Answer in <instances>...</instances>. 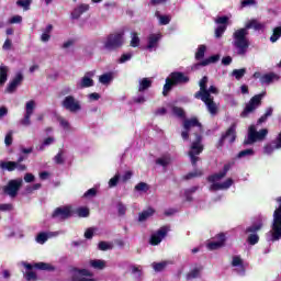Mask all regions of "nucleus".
Listing matches in <instances>:
<instances>
[{
    "mask_svg": "<svg viewBox=\"0 0 281 281\" xmlns=\"http://www.w3.org/2000/svg\"><path fill=\"white\" fill-rule=\"evenodd\" d=\"M194 128H198V131L193 133L194 139L191 143L188 155L190 157L191 165L196 168V162L201 161L199 155H201V153L205 150V145H203V124L199 122V119L196 116H193L191 119H184V131L181 132V137L182 139H184V142H188V139H190V133H192Z\"/></svg>",
    "mask_w": 281,
    "mask_h": 281,
    "instance_id": "f257e3e1",
    "label": "nucleus"
},
{
    "mask_svg": "<svg viewBox=\"0 0 281 281\" xmlns=\"http://www.w3.org/2000/svg\"><path fill=\"white\" fill-rule=\"evenodd\" d=\"M249 30H255V32H260L265 30V23L259 22L256 19L249 20L245 27L236 30L233 33V46L237 52V56H245L249 49Z\"/></svg>",
    "mask_w": 281,
    "mask_h": 281,
    "instance_id": "f03ea898",
    "label": "nucleus"
},
{
    "mask_svg": "<svg viewBox=\"0 0 281 281\" xmlns=\"http://www.w3.org/2000/svg\"><path fill=\"white\" fill-rule=\"evenodd\" d=\"M190 82V77L186 76L182 71H173L166 78V83L162 88V95L166 98L170 91H172V87H177L179 85H188Z\"/></svg>",
    "mask_w": 281,
    "mask_h": 281,
    "instance_id": "7ed1b4c3",
    "label": "nucleus"
},
{
    "mask_svg": "<svg viewBox=\"0 0 281 281\" xmlns=\"http://www.w3.org/2000/svg\"><path fill=\"white\" fill-rule=\"evenodd\" d=\"M267 135H269V130L262 128L258 132L256 125H250L248 128V137L244 140V146H251L256 142H262Z\"/></svg>",
    "mask_w": 281,
    "mask_h": 281,
    "instance_id": "20e7f679",
    "label": "nucleus"
},
{
    "mask_svg": "<svg viewBox=\"0 0 281 281\" xmlns=\"http://www.w3.org/2000/svg\"><path fill=\"white\" fill-rule=\"evenodd\" d=\"M265 98V93H259L254 95L249 102L246 104L244 110L240 113V117H249L251 113H256V110L262 105V99Z\"/></svg>",
    "mask_w": 281,
    "mask_h": 281,
    "instance_id": "39448f33",
    "label": "nucleus"
},
{
    "mask_svg": "<svg viewBox=\"0 0 281 281\" xmlns=\"http://www.w3.org/2000/svg\"><path fill=\"white\" fill-rule=\"evenodd\" d=\"M124 45V34L123 33H114L110 34L104 42V49L109 52H115V49H120Z\"/></svg>",
    "mask_w": 281,
    "mask_h": 281,
    "instance_id": "423d86ee",
    "label": "nucleus"
},
{
    "mask_svg": "<svg viewBox=\"0 0 281 281\" xmlns=\"http://www.w3.org/2000/svg\"><path fill=\"white\" fill-rule=\"evenodd\" d=\"M277 202L280 203L279 207L274 210L273 213V223H272V240L281 239V196L277 199Z\"/></svg>",
    "mask_w": 281,
    "mask_h": 281,
    "instance_id": "0eeeda50",
    "label": "nucleus"
},
{
    "mask_svg": "<svg viewBox=\"0 0 281 281\" xmlns=\"http://www.w3.org/2000/svg\"><path fill=\"white\" fill-rule=\"evenodd\" d=\"M262 227L263 224L260 222L258 224H252L245 229V234H248V237L246 239V243H248V245L254 246L260 243V236L258 235V232H260Z\"/></svg>",
    "mask_w": 281,
    "mask_h": 281,
    "instance_id": "6e6552de",
    "label": "nucleus"
},
{
    "mask_svg": "<svg viewBox=\"0 0 281 281\" xmlns=\"http://www.w3.org/2000/svg\"><path fill=\"white\" fill-rule=\"evenodd\" d=\"M21 186H23L22 179L10 180L8 184L2 188L3 194H7L11 199H16L19 191L21 190Z\"/></svg>",
    "mask_w": 281,
    "mask_h": 281,
    "instance_id": "1a4fd4ad",
    "label": "nucleus"
},
{
    "mask_svg": "<svg viewBox=\"0 0 281 281\" xmlns=\"http://www.w3.org/2000/svg\"><path fill=\"white\" fill-rule=\"evenodd\" d=\"M61 106L70 113H78V111H82V105H80V101H78L74 95L65 97L61 102Z\"/></svg>",
    "mask_w": 281,
    "mask_h": 281,
    "instance_id": "9d476101",
    "label": "nucleus"
},
{
    "mask_svg": "<svg viewBox=\"0 0 281 281\" xmlns=\"http://www.w3.org/2000/svg\"><path fill=\"white\" fill-rule=\"evenodd\" d=\"M71 272L72 273H78V276H81V277H78V276L74 274L71 277L70 281H95V279H92L93 278V272H91L88 269L72 268Z\"/></svg>",
    "mask_w": 281,
    "mask_h": 281,
    "instance_id": "9b49d317",
    "label": "nucleus"
},
{
    "mask_svg": "<svg viewBox=\"0 0 281 281\" xmlns=\"http://www.w3.org/2000/svg\"><path fill=\"white\" fill-rule=\"evenodd\" d=\"M71 214H74V212L71 211L70 205L59 206L52 213V218H56L57 221H67V218H71Z\"/></svg>",
    "mask_w": 281,
    "mask_h": 281,
    "instance_id": "f8f14e48",
    "label": "nucleus"
},
{
    "mask_svg": "<svg viewBox=\"0 0 281 281\" xmlns=\"http://www.w3.org/2000/svg\"><path fill=\"white\" fill-rule=\"evenodd\" d=\"M34 109H36V102L34 100L26 102L24 117L20 120L22 126H30L32 124L31 117L34 115Z\"/></svg>",
    "mask_w": 281,
    "mask_h": 281,
    "instance_id": "ddd939ff",
    "label": "nucleus"
},
{
    "mask_svg": "<svg viewBox=\"0 0 281 281\" xmlns=\"http://www.w3.org/2000/svg\"><path fill=\"white\" fill-rule=\"evenodd\" d=\"M199 100L204 102L211 115H216L218 113V105H216V102H214V97H212V94H204L203 97H199Z\"/></svg>",
    "mask_w": 281,
    "mask_h": 281,
    "instance_id": "4468645a",
    "label": "nucleus"
},
{
    "mask_svg": "<svg viewBox=\"0 0 281 281\" xmlns=\"http://www.w3.org/2000/svg\"><path fill=\"white\" fill-rule=\"evenodd\" d=\"M234 164H235L234 161L227 162L224 165L223 171L209 176L207 177L209 183H216V181H221V179H225V177H227V171L232 170V167L234 166Z\"/></svg>",
    "mask_w": 281,
    "mask_h": 281,
    "instance_id": "2eb2a0df",
    "label": "nucleus"
},
{
    "mask_svg": "<svg viewBox=\"0 0 281 281\" xmlns=\"http://www.w3.org/2000/svg\"><path fill=\"white\" fill-rule=\"evenodd\" d=\"M168 226H161L155 234L150 236L149 245H153L154 247L159 245L166 236H168Z\"/></svg>",
    "mask_w": 281,
    "mask_h": 281,
    "instance_id": "dca6fc26",
    "label": "nucleus"
},
{
    "mask_svg": "<svg viewBox=\"0 0 281 281\" xmlns=\"http://www.w3.org/2000/svg\"><path fill=\"white\" fill-rule=\"evenodd\" d=\"M216 241H210L207 244V249L210 251H216V249L223 248L225 243L227 241V237L224 235V233H220L215 236Z\"/></svg>",
    "mask_w": 281,
    "mask_h": 281,
    "instance_id": "f3484780",
    "label": "nucleus"
},
{
    "mask_svg": "<svg viewBox=\"0 0 281 281\" xmlns=\"http://www.w3.org/2000/svg\"><path fill=\"white\" fill-rule=\"evenodd\" d=\"M24 267L29 271H32V269H38L40 271H56V267L46 262H36L34 263V266H32L31 263H25Z\"/></svg>",
    "mask_w": 281,
    "mask_h": 281,
    "instance_id": "a211bd4d",
    "label": "nucleus"
},
{
    "mask_svg": "<svg viewBox=\"0 0 281 281\" xmlns=\"http://www.w3.org/2000/svg\"><path fill=\"white\" fill-rule=\"evenodd\" d=\"M234 186V179L228 178L224 182H213L210 187L211 192H218V190H229Z\"/></svg>",
    "mask_w": 281,
    "mask_h": 281,
    "instance_id": "6ab92c4d",
    "label": "nucleus"
},
{
    "mask_svg": "<svg viewBox=\"0 0 281 281\" xmlns=\"http://www.w3.org/2000/svg\"><path fill=\"white\" fill-rule=\"evenodd\" d=\"M23 82V74L18 72L15 75V77L9 82L5 92L7 93H14V91H16V88L19 87V85H21Z\"/></svg>",
    "mask_w": 281,
    "mask_h": 281,
    "instance_id": "aec40b11",
    "label": "nucleus"
},
{
    "mask_svg": "<svg viewBox=\"0 0 281 281\" xmlns=\"http://www.w3.org/2000/svg\"><path fill=\"white\" fill-rule=\"evenodd\" d=\"M207 81H209L207 76L202 77V79L200 80L199 82L200 90L194 93L195 100H199V98H202L203 95L210 94L207 92Z\"/></svg>",
    "mask_w": 281,
    "mask_h": 281,
    "instance_id": "412c9836",
    "label": "nucleus"
},
{
    "mask_svg": "<svg viewBox=\"0 0 281 281\" xmlns=\"http://www.w3.org/2000/svg\"><path fill=\"white\" fill-rule=\"evenodd\" d=\"M85 12H89V4L81 3L71 12V19L78 20Z\"/></svg>",
    "mask_w": 281,
    "mask_h": 281,
    "instance_id": "4be33fe9",
    "label": "nucleus"
},
{
    "mask_svg": "<svg viewBox=\"0 0 281 281\" xmlns=\"http://www.w3.org/2000/svg\"><path fill=\"white\" fill-rule=\"evenodd\" d=\"M222 135L224 139H228L229 144H234V142H236V123H233Z\"/></svg>",
    "mask_w": 281,
    "mask_h": 281,
    "instance_id": "5701e85b",
    "label": "nucleus"
},
{
    "mask_svg": "<svg viewBox=\"0 0 281 281\" xmlns=\"http://www.w3.org/2000/svg\"><path fill=\"white\" fill-rule=\"evenodd\" d=\"M89 76L93 75L91 72H87L86 76L81 78V81L79 83L80 89H89V87H93L94 81Z\"/></svg>",
    "mask_w": 281,
    "mask_h": 281,
    "instance_id": "b1692460",
    "label": "nucleus"
},
{
    "mask_svg": "<svg viewBox=\"0 0 281 281\" xmlns=\"http://www.w3.org/2000/svg\"><path fill=\"white\" fill-rule=\"evenodd\" d=\"M161 40V35L159 34H150L148 37L147 49H155Z\"/></svg>",
    "mask_w": 281,
    "mask_h": 281,
    "instance_id": "393cba45",
    "label": "nucleus"
},
{
    "mask_svg": "<svg viewBox=\"0 0 281 281\" xmlns=\"http://www.w3.org/2000/svg\"><path fill=\"white\" fill-rule=\"evenodd\" d=\"M154 214H155V209L149 206L147 210L139 213L138 222L144 223V221H148V218H150V216H153Z\"/></svg>",
    "mask_w": 281,
    "mask_h": 281,
    "instance_id": "a878e982",
    "label": "nucleus"
},
{
    "mask_svg": "<svg viewBox=\"0 0 281 281\" xmlns=\"http://www.w3.org/2000/svg\"><path fill=\"white\" fill-rule=\"evenodd\" d=\"M1 170H8V172H14L16 170V161H0Z\"/></svg>",
    "mask_w": 281,
    "mask_h": 281,
    "instance_id": "bb28decb",
    "label": "nucleus"
},
{
    "mask_svg": "<svg viewBox=\"0 0 281 281\" xmlns=\"http://www.w3.org/2000/svg\"><path fill=\"white\" fill-rule=\"evenodd\" d=\"M8 71H10V68H8V66H0V87L8 82Z\"/></svg>",
    "mask_w": 281,
    "mask_h": 281,
    "instance_id": "cd10ccee",
    "label": "nucleus"
},
{
    "mask_svg": "<svg viewBox=\"0 0 281 281\" xmlns=\"http://www.w3.org/2000/svg\"><path fill=\"white\" fill-rule=\"evenodd\" d=\"M221 60V55H212L209 58L202 60L199 65L201 67H207V65H212L214 63H218Z\"/></svg>",
    "mask_w": 281,
    "mask_h": 281,
    "instance_id": "c85d7f7f",
    "label": "nucleus"
},
{
    "mask_svg": "<svg viewBox=\"0 0 281 281\" xmlns=\"http://www.w3.org/2000/svg\"><path fill=\"white\" fill-rule=\"evenodd\" d=\"M276 78H277V75L274 72H269L261 76L260 82L261 85H271V82H273Z\"/></svg>",
    "mask_w": 281,
    "mask_h": 281,
    "instance_id": "c756f323",
    "label": "nucleus"
},
{
    "mask_svg": "<svg viewBox=\"0 0 281 281\" xmlns=\"http://www.w3.org/2000/svg\"><path fill=\"white\" fill-rule=\"evenodd\" d=\"M150 87H153V80H150L148 78H143L139 81L138 91L139 92L146 91L147 89H150Z\"/></svg>",
    "mask_w": 281,
    "mask_h": 281,
    "instance_id": "7c9ffc66",
    "label": "nucleus"
},
{
    "mask_svg": "<svg viewBox=\"0 0 281 281\" xmlns=\"http://www.w3.org/2000/svg\"><path fill=\"white\" fill-rule=\"evenodd\" d=\"M90 267L92 269H99L100 271L106 267V261L105 260H100V259H92L89 262Z\"/></svg>",
    "mask_w": 281,
    "mask_h": 281,
    "instance_id": "2f4dec72",
    "label": "nucleus"
},
{
    "mask_svg": "<svg viewBox=\"0 0 281 281\" xmlns=\"http://www.w3.org/2000/svg\"><path fill=\"white\" fill-rule=\"evenodd\" d=\"M203 267L193 268L190 272L187 273V280H194L201 276Z\"/></svg>",
    "mask_w": 281,
    "mask_h": 281,
    "instance_id": "473e14b6",
    "label": "nucleus"
},
{
    "mask_svg": "<svg viewBox=\"0 0 281 281\" xmlns=\"http://www.w3.org/2000/svg\"><path fill=\"white\" fill-rule=\"evenodd\" d=\"M205 52H207V46L203 44L200 45L195 53V60H203V58H205Z\"/></svg>",
    "mask_w": 281,
    "mask_h": 281,
    "instance_id": "72a5a7b5",
    "label": "nucleus"
},
{
    "mask_svg": "<svg viewBox=\"0 0 281 281\" xmlns=\"http://www.w3.org/2000/svg\"><path fill=\"white\" fill-rule=\"evenodd\" d=\"M272 115H273V108H268L266 110V113L258 119L257 124H265V122L269 120V117H271Z\"/></svg>",
    "mask_w": 281,
    "mask_h": 281,
    "instance_id": "f704fd0d",
    "label": "nucleus"
},
{
    "mask_svg": "<svg viewBox=\"0 0 281 281\" xmlns=\"http://www.w3.org/2000/svg\"><path fill=\"white\" fill-rule=\"evenodd\" d=\"M15 4L18 8H22L24 12H27V10H30L32 7V0H18Z\"/></svg>",
    "mask_w": 281,
    "mask_h": 281,
    "instance_id": "c9c22d12",
    "label": "nucleus"
},
{
    "mask_svg": "<svg viewBox=\"0 0 281 281\" xmlns=\"http://www.w3.org/2000/svg\"><path fill=\"white\" fill-rule=\"evenodd\" d=\"M196 177H203V171L194 169V171L187 173L183 179H186V181H190V179H195Z\"/></svg>",
    "mask_w": 281,
    "mask_h": 281,
    "instance_id": "e433bc0d",
    "label": "nucleus"
},
{
    "mask_svg": "<svg viewBox=\"0 0 281 281\" xmlns=\"http://www.w3.org/2000/svg\"><path fill=\"white\" fill-rule=\"evenodd\" d=\"M256 151L252 148L244 149L237 154V159H243V157H254Z\"/></svg>",
    "mask_w": 281,
    "mask_h": 281,
    "instance_id": "4c0bfd02",
    "label": "nucleus"
},
{
    "mask_svg": "<svg viewBox=\"0 0 281 281\" xmlns=\"http://www.w3.org/2000/svg\"><path fill=\"white\" fill-rule=\"evenodd\" d=\"M111 80H113V72H106L99 77V82H101V85H109Z\"/></svg>",
    "mask_w": 281,
    "mask_h": 281,
    "instance_id": "58836bf2",
    "label": "nucleus"
},
{
    "mask_svg": "<svg viewBox=\"0 0 281 281\" xmlns=\"http://www.w3.org/2000/svg\"><path fill=\"white\" fill-rule=\"evenodd\" d=\"M280 37H281V26H277L273 29L272 35L270 36V41L272 43H278Z\"/></svg>",
    "mask_w": 281,
    "mask_h": 281,
    "instance_id": "ea45409f",
    "label": "nucleus"
},
{
    "mask_svg": "<svg viewBox=\"0 0 281 281\" xmlns=\"http://www.w3.org/2000/svg\"><path fill=\"white\" fill-rule=\"evenodd\" d=\"M172 113L177 117H180L181 120H186V111L183 110V108L173 106L172 108Z\"/></svg>",
    "mask_w": 281,
    "mask_h": 281,
    "instance_id": "a19ab883",
    "label": "nucleus"
},
{
    "mask_svg": "<svg viewBox=\"0 0 281 281\" xmlns=\"http://www.w3.org/2000/svg\"><path fill=\"white\" fill-rule=\"evenodd\" d=\"M168 267V261H161V262H154L153 263V269L157 272L164 271Z\"/></svg>",
    "mask_w": 281,
    "mask_h": 281,
    "instance_id": "79ce46f5",
    "label": "nucleus"
},
{
    "mask_svg": "<svg viewBox=\"0 0 281 281\" xmlns=\"http://www.w3.org/2000/svg\"><path fill=\"white\" fill-rule=\"evenodd\" d=\"M77 214L80 218H87L90 214L89 207H85V206L78 207Z\"/></svg>",
    "mask_w": 281,
    "mask_h": 281,
    "instance_id": "37998d69",
    "label": "nucleus"
},
{
    "mask_svg": "<svg viewBox=\"0 0 281 281\" xmlns=\"http://www.w3.org/2000/svg\"><path fill=\"white\" fill-rule=\"evenodd\" d=\"M136 192H147L150 190V187L146 182H139L135 186Z\"/></svg>",
    "mask_w": 281,
    "mask_h": 281,
    "instance_id": "c03bdc74",
    "label": "nucleus"
},
{
    "mask_svg": "<svg viewBox=\"0 0 281 281\" xmlns=\"http://www.w3.org/2000/svg\"><path fill=\"white\" fill-rule=\"evenodd\" d=\"M63 155H65V151L59 150L58 154L54 157V161L58 166H63V164H65V158L63 157Z\"/></svg>",
    "mask_w": 281,
    "mask_h": 281,
    "instance_id": "a18cd8bd",
    "label": "nucleus"
},
{
    "mask_svg": "<svg viewBox=\"0 0 281 281\" xmlns=\"http://www.w3.org/2000/svg\"><path fill=\"white\" fill-rule=\"evenodd\" d=\"M245 74H247L246 68L233 70V76L236 78V80H240V78H243Z\"/></svg>",
    "mask_w": 281,
    "mask_h": 281,
    "instance_id": "49530a36",
    "label": "nucleus"
},
{
    "mask_svg": "<svg viewBox=\"0 0 281 281\" xmlns=\"http://www.w3.org/2000/svg\"><path fill=\"white\" fill-rule=\"evenodd\" d=\"M49 236H47V233H40L36 236V243H40V245H45L47 243Z\"/></svg>",
    "mask_w": 281,
    "mask_h": 281,
    "instance_id": "de8ad7c7",
    "label": "nucleus"
},
{
    "mask_svg": "<svg viewBox=\"0 0 281 281\" xmlns=\"http://www.w3.org/2000/svg\"><path fill=\"white\" fill-rule=\"evenodd\" d=\"M24 278H25L26 281H36V280H38V276L34 271L25 272Z\"/></svg>",
    "mask_w": 281,
    "mask_h": 281,
    "instance_id": "09e8293b",
    "label": "nucleus"
},
{
    "mask_svg": "<svg viewBox=\"0 0 281 281\" xmlns=\"http://www.w3.org/2000/svg\"><path fill=\"white\" fill-rule=\"evenodd\" d=\"M156 16L159 18L160 25H168L170 23V16H168V15H159V11L156 12Z\"/></svg>",
    "mask_w": 281,
    "mask_h": 281,
    "instance_id": "8fccbe9b",
    "label": "nucleus"
},
{
    "mask_svg": "<svg viewBox=\"0 0 281 281\" xmlns=\"http://www.w3.org/2000/svg\"><path fill=\"white\" fill-rule=\"evenodd\" d=\"M227 30V25H220L215 29V38H221L225 31Z\"/></svg>",
    "mask_w": 281,
    "mask_h": 281,
    "instance_id": "3c124183",
    "label": "nucleus"
},
{
    "mask_svg": "<svg viewBox=\"0 0 281 281\" xmlns=\"http://www.w3.org/2000/svg\"><path fill=\"white\" fill-rule=\"evenodd\" d=\"M57 120L64 131H69L70 128L69 121L65 120V117L63 116H59Z\"/></svg>",
    "mask_w": 281,
    "mask_h": 281,
    "instance_id": "603ef678",
    "label": "nucleus"
},
{
    "mask_svg": "<svg viewBox=\"0 0 281 281\" xmlns=\"http://www.w3.org/2000/svg\"><path fill=\"white\" fill-rule=\"evenodd\" d=\"M120 183V173H116L113 178L109 180V188H115Z\"/></svg>",
    "mask_w": 281,
    "mask_h": 281,
    "instance_id": "864d4df0",
    "label": "nucleus"
},
{
    "mask_svg": "<svg viewBox=\"0 0 281 281\" xmlns=\"http://www.w3.org/2000/svg\"><path fill=\"white\" fill-rule=\"evenodd\" d=\"M13 133H14V132H12V131H9V132L7 133V135H5V137H4V144H5V146H12V142H13L12 135H13Z\"/></svg>",
    "mask_w": 281,
    "mask_h": 281,
    "instance_id": "5fc2aeb1",
    "label": "nucleus"
},
{
    "mask_svg": "<svg viewBox=\"0 0 281 281\" xmlns=\"http://www.w3.org/2000/svg\"><path fill=\"white\" fill-rule=\"evenodd\" d=\"M132 40H131V47H139V36H137V33H132Z\"/></svg>",
    "mask_w": 281,
    "mask_h": 281,
    "instance_id": "6e6d98bb",
    "label": "nucleus"
},
{
    "mask_svg": "<svg viewBox=\"0 0 281 281\" xmlns=\"http://www.w3.org/2000/svg\"><path fill=\"white\" fill-rule=\"evenodd\" d=\"M133 58V54L127 53L123 54L121 58L119 59L120 65H124V63H127V60H131Z\"/></svg>",
    "mask_w": 281,
    "mask_h": 281,
    "instance_id": "4d7b16f0",
    "label": "nucleus"
},
{
    "mask_svg": "<svg viewBox=\"0 0 281 281\" xmlns=\"http://www.w3.org/2000/svg\"><path fill=\"white\" fill-rule=\"evenodd\" d=\"M156 164H158V166H162L164 168H166V166L170 165V158H158L156 160Z\"/></svg>",
    "mask_w": 281,
    "mask_h": 281,
    "instance_id": "13d9d810",
    "label": "nucleus"
},
{
    "mask_svg": "<svg viewBox=\"0 0 281 281\" xmlns=\"http://www.w3.org/2000/svg\"><path fill=\"white\" fill-rule=\"evenodd\" d=\"M98 249H100V251H108V249H112V247L106 241H100L98 245Z\"/></svg>",
    "mask_w": 281,
    "mask_h": 281,
    "instance_id": "bf43d9fd",
    "label": "nucleus"
},
{
    "mask_svg": "<svg viewBox=\"0 0 281 281\" xmlns=\"http://www.w3.org/2000/svg\"><path fill=\"white\" fill-rule=\"evenodd\" d=\"M9 23L11 25H14L16 23H23V16L21 15H13L10 20H9Z\"/></svg>",
    "mask_w": 281,
    "mask_h": 281,
    "instance_id": "052dcab7",
    "label": "nucleus"
},
{
    "mask_svg": "<svg viewBox=\"0 0 281 281\" xmlns=\"http://www.w3.org/2000/svg\"><path fill=\"white\" fill-rule=\"evenodd\" d=\"M228 22L229 18H227V15L220 16L215 20V23H217L218 25H227Z\"/></svg>",
    "mask_w": 281,
    "mask_h": 281,
    "instance_id": "680f3d73",
    "label": "nucleus"
},
{
    "mask_svg": "<svg viewBox=\"0 0 281 281\" xmlns=\"http://www.w3.org/2000/svg\"><path fill=\"white\" fill-rule=\"evenodd\" d=\"M117 212H119V216H124V214H126V206L124 205V203L122 202L117 203Z\"/></svg>",
    "mask_w": 281,
    "mask_h": 281,
    "instance_id": "e2e57ef3",
    "label": "nucleus"
},
{
    "mask_svg": "<svg viewBox=\"0 0 281 281\" xmlns=\"http://www.w3.org/2000/svg\"><path fill=\"white\" fill-rule=\"evenodd\" d=\"M98 194V190L95 188L89 189L85 194V199H89L91 196H95Z\"/></svg>",
    "mask_w": 281,
    "mask_h": 281,
    "instance_id": "0e129e2a",
    "label": "nucleus"
},
{
    "mask_svg": "<svg viewBox=\"0 0 281 281\" xmlns=\"http://www.w3.org/2000/svg\"><path fill=\"white\" fill-rule=\"evenodd\" d=\"M278 148H276V145L273 146V145H270V144H268V145H266L265 147H263V153L266 154V155H271V153H273V150H277Z\"/></svg>",
    "mask_w": 281,
    "mask_h": 281,
    "instance_id": "69168bd1",
    "label": "nucleus"
},
{
    "mask_svg": "<svg viewBox=\"0 0 281 281\" xmlns=\"http://www.w3.org/2000/svg\"><path fill=\"white\" fill-rule=\"evenodd\" d=\"M232 266L233 267H240V266H243V259L240 257H238V256L233 257Z\"/></svg>",
    "mask_w": 281,
    "mask_h": 281,
    "instance_id": "338daca9",
    "label": "nucleus"
},
{
    "mask_svg": "<svg viewBox=\"0 0 281 281\" xmlns=\"http://www.w3.org/2000/svg\"><path fill=\"white\" fill-rule=\"evenodd\" d=\"M36 178L34 177L33 173H25L24 176V181L25 183H33V181L35 180Z\"/></svg>",
    "mask_w": 281,
    "mask_h": 281,
    "instance_id": "774afa93",
    "label": "nucleus"
}]
</instances>
